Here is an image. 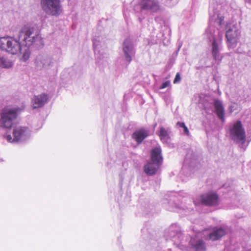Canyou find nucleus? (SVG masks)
Wrapping results in <instances>:
<instances>
[{
    "mask_svg": "<svg viewBox=\"0 0 251 251\" xmlns=\"http://www.w3.org/2000/svg\"><path fill=\"white\" fill-rule=\"evenodd\" d=\"M220 0H212L210 2L209 10V25L206 29L205 35L210 42H211V53L216 61H221L222 56L221 51L222 49V42L225 34L220 28L225 25L224 5Z\"/></svg>",
    "mask_w": 251,
    "mask_h": 251,
    "instance_id": "nucleus-1",
    "label": "nucleus"
},
{
    "mask_svg": "<svg viewBox=\"0 0 251 251\" xmlns=\"http://www.w3.org/2000/svg\"><path fill=\"white\" fill-rule=\"evenodd\" d=\"M22 45L33 46L37 48L43 46L39 31L36 27L26 25L20 29L15 38L8 36L0 38V49L12 54L21 51Z\"/></svg>",
    "mask_w": 251,
    "mask_h": 251,
    "instance_id": "nucleus-2",
    "label": "nucleus"
},
{
    "mask_svg": "<svg viewBox=\"0 0 251 251\" xmlns=\"http://www.w3.org/2000/svg\"><path fill=\"white\" fill-rule=\"evenodd\" d=\"M136 12H140L147 15L148 12L156 13L161 10L159 2L157 0H141L134 7Z\"/></svg>",
    "mask_w": 251,
    "mask_h": 251,
    "instance_id": "nucleus-3",
    "label": "nucleus"
},
{
    "mask_svg": "<svg viewBox=\"0 0 251 251\" xmlns=\"http://www.w3.org/2000/svg\"><path fill=\"white\" fill-rule=\"evenodd\" d=\"M226 37L227 39L228 48H234L239 40L241 31L235 25L226 24Z\"/></svg>",
    "mask_w": 251,
    "mask_h": 251,
    "instance_id": "nucleus-4",
    "label": "nucleus"
},
{
    "mask_svg": "<svg viewBox=\"0 0 251 251\" xmlns=\"http://www.w3.org/2000/svg\"><path fill=\"white\" fill-rule=\"evenodd\" d=\"M43 11L50 16L57 17L62 12V6L59 0H41Z\"/></svg>",
    "mask_w": 251,
    "mask_h": 251,
    "instance_id": "nucleus-5",
    "label": "nucleus"
},
{
    "mask_svg": "<svg viewBox=\"0 0 251 251\" xmlns=\"http://www.w3.org/2000/svg\"><path fill=\"white\" fill-rule=\"evenodd\" d=\"M17 117V109L5 108L1 113L0 124L5 128H10L13 125L14 121Z\"/></svg>",
    "mask_w": 251,
    "mask_h": 251,
    "instance_id": "nucleus-6",
    "label": "nucleus"
},
{
    "mask_svg": "<svg viewBox=\"0 0 251 251\" xmlns=\"http://www.w3.org/2000/svg\"><path fill=\"white\" fill-rule=\"evenodd\" d=\"M231 139L237 142H241L242 144L246 141V135L244 128L241 121L236 122L229 129Z\"/></svg>",
    "mask_w": 251,
    "mask_h": 251,
    "instance_id": "nucleus-7",
    "label": "nucleus"
},
{
    "mask_svg": "<svg viewBox=\"0 0 251 251\" xmlns=\"http://www.w3.org/2000/svg\"><path fill=\"white\" fill-rule=\"evenodd\" d=\"M122 50L125 61L127 64H129L135 54V49L133 41L130 38L125 39L123 43Z\"/></svg>",
    "mask_w": 251,
    "mask_h": 251,
    "instance_id": "nucleus-8",
    "label": "nucleus"
},
{
    "mask_svg": "<svg viewBox=\"0 0 251 251\" xmlns=\"http://www.w3.org/2000/svg\"><path fill=\"white\" fill-rule=\"evenodd\" d=\"M35 64L38 70L48 69L53 66V60L47 54H40L36 56Z\"/></svg>",
    "mask_w": 251,
    "mask_h": 251,
    "instance_id": "nucleus-9",
    "label": "nucleus"
},
{
    "mask_svg": "<svg viewBox=\"0 0 251 251\" xmlns=\"http://www.w3.org/2000/svg\"><path fill=\"white\" fill-rule=\"evenodd\" d=\"M219 196L214 192H209L201 196L202 204L207 206H216L219 204Z\"/></svg>",
    "mask_w": 251,
    "mask_h": 251,
    "instance_id": "nucleus-10",
    "label": "nucleus"
},
{
    "mask_svg": "<svg viewBox=\"0 0 251 251\" xmlns=\"http://www.w3.org/2000/svg\"><path fill=\"white\" fill-rule=\"evenodd\" d=\"M226 234V230L222 227H215L211 232L209 233L205 239L215 241L221 239Z\"/></svg>",
    "mask_w": 251,
    "mask_h": 251,
    "instance_id": "nucleus-11",
    "label": "nucleus"
},
{
    "mask_svg": "<svg viewBox=\"0 0 251 251\" xmlns=\"http://www.w3.org/2000/svg\"><path fill=\"white\" fill-rule=\"evenodd\" d=\"M151 162L159 168L163 162L160 147L153 148L151 151Z\"/></svg>",
    "mask_w": 251,
    "mask_h": 251,
    "instance_id": "nucleus-12",
    "label": "nucleus"
},
{
    "mask_svg": "<svg viewBox=\"0 0 251 251\" xmlns=\"http://www.w3.org/2000/svg\"><path fill=\"white\" fill-rule=\"evenodd\" d=\"M149 135V131L141 128L135 131L132 135V137L138 144H141L143 141Z\"/></svg>",
    "mask_w": 251,
    "mask_h": 251,
    "instance_id": "nucleus-13",
    "label": "nucleus"
},
{
    "mask_svg": "<svg viewBox=\"0 0 251 251\" xmlns=\"http://www.w3.org/2000/svg\"><path fill=\"white\" fill-rule=\"evenodd\" d=\"M47 95L35 96L32 100L33 108H38L43 106L47 101Z\"/></svg>",
    "mask_w": 251,
    "mask_h": 251,
    "instance_id": "nucleus-14",
    "label": "nucleus"
},
{
    "mask_svg": "<svg viewBox=\"0 0 251 251\" xmlns=\"http://www.w3.org/2000/svg\"><path fill=\"white\" fill-rule=\"evenodd\" d=\"M214 105L215 109V112L218 117L221 119L222 122H224L225 111L222 103L219 100H215Z\"/></svg>",
    "mask_w": 251,
    "mask_h": 251,
    "instance_id": "nucleus-15",
    "label": "nucleus"
},
{
    "mask_svg": "<svg viewBox=\"0 0 251 251\" xmlns=\"http://www.w3.org/2000/svg\"><path fill=\"white\" fill-rule=\"evenodd\" d=\"M26 132L27 128L25 127H18L14 129L13 131L14 140L16 142H18L26 135Z\"/></svg>",
    "mask_w": 251,
    "mask_h": 251,
    "instance_id": "nucleus-16",
    "label": "nucleus"
},
{
    "mask_svg": "<svg viewBox=\"0 0 251 251\" xmlns=\"http://www.w3.org/2000/svg\"><path fill=\"white\" fill-rule=\"evenodd\" d=\"M14 65L13 61L7 55H0V68L10 69Z\"/></svg>",
    "mask_w": 251,
    "mask_h": 251,
    "instance_id": "nucleus-17",
    "label": "nucleus"
},
{
    "mask_svg": "<svg viewBox=\"0 0 251 251\" xmlns=\"http://www.w3.org/2000/svg\"><path fill=\"white\" fill-rule=\"evenodd\" d=\"M191 245L195 251H205L206 247L203 241L201 239H199L195 241L192 239L190 241Z\"/></svg>",
    "mask_w": 251,
    "mask_h": 251,
    "instance_id": "nucleus-18",
    "label": "nucleus"
},
{
    "mask_svg": "<svg viewBox=\"0 0 251 251\" xmlns=\"http://www.w3.org/2000/svg\"><path fill=\"white\" fill-rule=\"evenodd\" d=\"M159 168L156 166L154 164L151 162H148L146 165L144 166V172L149 176L154 175Z\"/></svg>",
    "mask_w": 251,
    "mask_h": 251,
    "instance_id": "nucleus-19",
    "label": "nucleus"
},
{
    "mask_svg": "<svg viewBox=\"0 0 251 251\" xmlns=\"http://www.w3.org/2000/svg\"><path fill=\"white\" fill-rule=\"evenodd\" d=\"M160 139L163 142H167L170 138L169 132L168 130L163 127H160L159 132L157 133Z\"/></svg>",
    "mask_w": 251,
    "mask_h": 251,
    "instance_id": "nucleus-20",
    "label": "nucleus"
},
{
    "mask_svg": "<svg viewBox=\"0 0 251 251\" xmlns=\"http://www.w3.org/2000/svg\"><path fill=\"white\" fill-rule=\"evenodd\" d=\"M30 51L29 49L28 48L25 49L24 50V52L23 56H22V60L25 62L27 61L30 56Z\"/></svg>",
    "mask_w": 251,
    "mask_h": 251,
    "instance_id": "nucleus-21",
    "label": "nucleus"
},
{
    "mask_svg": "<svg viewBox=\"0 0 251 251\" xmlns=\"http://www.w3.org/2000/svg\"><path fill=\"white\" fill-rule=\"evenodd\" d=\"M177 125H178L181 127H184V133L186 134V135H189V130L188 128L185 126V124L184 123L178 122L176 124Z\"/></svg>",
    "mask_w": 251,
    "mask_h": 251,
    "instance_id": "nucleus-22",
    "label": "nucleus"
},
{
    "mask_svg": "<svg viewBox=\"0 0 251 251\" xmlns=\"http://www.w3.org/2000/svg\"><path fill=\"white\" fill-rule=\"evenodd\" d=\"M171 84L170 81L167 80L165 82H164L163 83H162V84L159 87V89H164V88H167V87L170 88V87H171Z\"/></svg>",
    "mask_w": 251,
    "mask_h": 251,
    "instance_id": "nucleus-23",
    "label": "nucleus"
},
{
    "mask_svg": "<svg viewBox=\"0 0 251 251\" xmlns=\"http://www.w3.org/2000/svg\"><path fill=\"white\" fill-rule=\"evenodd\" d=\"M167 4L169 6H173L178 2V0H166Z\"/></svg>",
    "mask_w": 251,
    "mask_h": 251,
    "instance_id": "nucleus-24",
    "label": "nucleus"
},
{
    "mask_svg": "<svg viewBox=\"0 0 251 251\" xmlns=\"http://www.w3.org/2000/svg\"><path fill=\"white\" fill-rule=\"evenodd\" d=\"M181 79V77L180 75L179 74V73H177L176 75V76L173 82L175 84L178 83L180 82Z\"/></svg>",
    "mask_w": 251,
    "mask_h": 251,
    "instance_id": "nucleus-25",
    "label": "nucleus"
},
{
    "mask_svg": "<svg viewBox=\"0 0 251 251\" xmlns=\"http://www.w3.org/2000/svg\"><path fill=\"white\" fill-rule=\"evenodd\" d=\"M4 137L6 139V140L8 141V142H9L10 143H12V142H16L14 140V138H12V136L10 134L6 135L4 136Z\"/></svg>",
    "mask_w": 251,
    "mask_h": 251,
    "instance_id": "nucleus-26",
    "label": "nucleus"
},
{
    "mask_svg": "<svg viewBox=\"0 0 251 251\" xmlns=\"http://www.w3.org/2000/svg\"><path fill=\"white\" fill-rule=\"evenodd\" d=\"M141 14L142 15H143L144 16H143V15H141V17H139V20H140V22H141L142 20V19H144V18H145V16H146V15H145V14H143V13H141Z\"/></svg>",
    "mask_w": 251,
    "mask_h": 251,
    "instance_id": "nucleus-27",
    "label": "nucleus"
},
{
    "mask_svg": "<svg viewBox=\"0 0 251 251\" xmlns=\"http://www.w3.org/2000/svg\"><path fill=\"white\" fill-rule=\"evenodd\" d=\"M246 2H249V3H251V0H246Z\"/></svg>",
    "mask_w": 251,
    "mask_h": 251,
    "instance_id": "nucleus-28",
    "label": "nucleus"
},
{
    "mask_svg": "<svg viewBox=\"0 0 251 251\" xmlns=\"http://www.w3.org/2000/svg\"><path fill=\"white\" fill-rule=\"evenodd\" d=\"M94 40H92V41H93V46H94Z\"/></svg>",
    "mask_w": 251,
    "mask_h": 251,
    "instance_id": "nucleus-29",
    "label": "nucleus"
}]
</instances>
